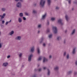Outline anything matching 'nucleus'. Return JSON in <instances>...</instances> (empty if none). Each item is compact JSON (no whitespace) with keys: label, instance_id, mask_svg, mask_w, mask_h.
Instances as JSON below:
<instances>
[{"label":"nucleus","instance_id":"nucleus-14","mask_svg":"<svg viewBox=\"0 0 77 77\" xmlns=\"http://www.w3.org/2000/svg\"><path fill=\"white\" fill-rule=\"evenodd\" d=\"M14 31H11L9 33V35H10V36H12V35H14Z\"/></svg>","mask_w":77,"mask_h":77},{"label":"nucleus","instance_id":"nucleus-55","mask_svg":"<svg viewBox=\"0 0 77 77\" xmlns=\"http://www.w3.org/2000/svg\"><path fill=\"white\" fill-rule=\"evenodd\" d=\"M15 2H18L19 1V0H15Z\"/></svg>","mask_w":77,"mask_h":77},{"label":"nucleus","instance_id":"nucleus-36","mask_svg":"<svg viewBox=\"0 0 77 77\" xmlns=\"http://www.w3.org/2000/svg\"><path fill=\"white\" fill-rule=\"evenodd\" d=\"M56 9L57 10H58V9H59V7L58 6L56 7Z\"/></svg>","mask_w":77,"mask_h":77},{"label":"nucleus","instance_id":"nucleus-58","mask_svg":"<svg viewBox=\"0 0 77 77\" xmlns=\"http://www.w3.org/2000/svg\"><path fill=\"white\" fill-rule=\"evenodd\" d=\"M39 66H40V65L38 64V67H39Z\"/></svg>","mask_w":77,"mask_h":77},{"label":"nucleus","instance_id":"nucleus-34","mask_svg":"<svg viewBox=\"0 0 77 77\" xmlns=\"http://www.w3.org/2000/svg\"><path fill=\"white\" fill-rule=\"evenodd\" d=\"M46 24H47V26H48L50 24V22H49V21H47Z\"/></svg>","mask_w":77,"mask_h":77},{"label":"nucleus","instance_id":"nucleus-49","mask_svg":"<svg viewBox=\"0 0 77 77\" xmlns=\"http://www.w3.org/2000/svg\"><path fill=\"white\" fill-rule=\"evenodd\" d=\"M2 24H4L5 23V21L4 20H2Z\"/></svg>","mask_w":77,"mask_h":77},{"label":"nucleus","instance_id":"nucleus-12","mask_svg":"<svg viewBox=\"0 0 77 77\" xmlns=\"http://www.w3.org/2000/svg\"><path fill=\"white\" fill-rule=\"evenodd\" d=\"M8 65V63L7 62L4 63H3L2 66H7Z\"/></svg>","mask_w":77,"mask_h":77},{"label":"nucleus","instance_id":"nucleus-26","mask_svg":"<svg viewBox=\"0 0 77 77\" xmlns=\"http://www.w3.org/2000/svg\"><path fill=\"white\" fill-rule=\"evenodd\" d=\"M1 11H2L3 12H5V11H6V8H2L1 9Z\"/></svg>","mask_w":77,"mask_h":77},{"label":"nucleus","instance_id":"nucleus-25","mask_svg":"<svg viewBox=\"0 0 77 77\" xmlns=\"http://www.w3.org/2000/svg\"><path fill=\"white\" fill-rule=\"evenodd\" d=\"M65 18L66 21H68L69 20V17H68V15H66L65 16Z\"/></svg>","mask_w":77,"mask_h":77},{"label":"nucleus","instance_id":"nucleus-29","mask_svg":"<svg viewBox=\"0 0 77 77\" xmlns=\"http://www.w3.org/2000/svg\"><path fill=\"white\" fill-rule=\"evenodd\" d=\"M41 24H39L38 25V29H40V28H41Z\"/></svg>","mask_w":77,"mask_h":77},{"label":"nucleus","instance_id":"nucleus-61","mask_svg":"<svg viewBox=\"0 0 77 77\" xmlns=\"http://www.w3.org/2000/svg\"><path fill=\"white\" fill-rule=\"evenodd\" d=\"M1 35V32H0V35Z\"/></svg>","mask_w":77,"mask_h":77},{"label":"nucleus","instance_id":"nucleus-60","mask_svg":"<svg viewBox=\"0 0 77 77\" xmlns=\"http://www.w3.org/2000/svg\"><path fill=\"white\" fill-rule=\"evenodd\" d=\"M34 5L35 6H36V4H34Z\"/></svg>","mask_w":77,"mask_h":77},{"label":"nucleus","instance_id":"nucleus-11","mask_svg":"<svg viewBox=\"0 0 77 77\" xmlns=\"http://www.w3.org/2000/svg\"><path fill=\"white\" fill-rule=\"evenodd\" d=\"M59 67L57 66L54 67V70L55 71H58V70H59Z\"/></svg>","mask_w":77,"mask_h":77},{"label":"nucleus","instance_id":"nucleus-15","mask_svg":"<svg viewBox=\"0 0 77 77\" xmlns=\"http://www.w3.org/2000/svg\"><path fill=\"white\" fill-rule=\"evenodd\" d=\"M18 21L19 23H21L22 22V19L20 17H19L18 18Z\"/></svg>","mask_w":77,"mask_h":77},{"label":"nucleus","instance_id":"nucleus-9","mask_svg":"<svg viewBox=\"0 0 77 77\" xmlns=\"http://www.w3.org/2000/svg\"><path fill=\"white\" fill-rule=\"evenodd\" d=\"M46 17H47V14H45L42 15V20H45Z\"/></svg>","mask_w":77,"mask_h":77},{"label":"nucleus","instance_id":"nucleus-33","mask_svg":"<svg viewBox=\"0 0 77 77\" xmlns=\"http://www.w3.org/2000/svg\"><path fill=\"white\" fill-rule=\"evenodd\" d=\"M22 54H22V53H20V54H19V56L20 57H21V56H22Z\"/></svg>","mask_w":77,"mask_h":77},{"label":"nucleus","instance_id":"nucleus-63","mask_svg":"<svg viewBox=\"0 0 77 77\" xmlns=\"http://www.w3.org/2000/svg\"><path fill=\"white\" fill-rule=\"evenodd\" d=\"M74 8H72V10H73Z\"/></svg>","mask_w":77,"mask_h":77},{"label":"nucleus","instance_id":"nucleus-48","mask_svg":"<svg viewBox=\"0 0 77 77\" xmlns=\"http://www.w3.org/2000/svg\"><path fill=\"white\" fill-rule=\"evenodd\" d=\"M49 59H51V58H52V56L51 55H50L49 57Z\"/></svg>","mask_w":77,"mask_h":77},{"label":"nucleus","instance_id":"nucleus-30","mask_svg":"<svg viewBox=\"0 0 77 77\" xmlns=\"http://www.w3.org/2000/svg\"><path fill=\"white\" fill-rule=\"evenodd\" d=\"M66 57L67 59H69V54H67L66 56Z\"/></svg>","mask_w":77,"mask_h":77},{"label":"nucleus","instance_id":"nucleus-10","mask_svg":"<svg viewBox=\"0 0 77 77\" xmlns=\"http://www.w3.org/2000/svg\"><path fill=\"white\" fill-rule=\"evenodd\" d=\"M76 49H77V48L76 47H75L73 48V51H72V53L73 54H75V50H76Z\"/></svg>","mask_w":77,"mask_h":77},{"label":"nucleus","instance_id":"nucleus-28","mask_svg":"<svg viewBox=\"0 0 77 77\" xmlns=\"http://www.w3.org/2000/svg\"><path fill=\"white\" fill-rule=\"evenodd\" d=\"M37 52L38 54L40 53V50L39 49V48H37Z\"/></svg>","mask_w":77,"mask_h":77},{"label":"nucleus","instance_id":"nucleus-62","mask_svg":"<svg viewBox=\"0 0 77 77\" xmlns=\"http://www.w3.org/2000/svg\"><path fill=\"white\" fill-rule=\"evenodd\" d=\"M67 32V30H66V31H65V32Z\"/></svg>","mask_w":77,"mask_h":77},{"label":"nucleus","instance_id":"nucleus-20","mask_svg":"<svg viewBox=\"0 0 77 77\" xmlns=\"http://www.w3.org/2000/svg\"><path fill=\"white\" fill-rule=\"evenodd\" d=\"M42 57H39L38 58V59L37 60L38 61H41V60H42Z\"/></svg>","mask_w":77,"mask_h":77},{"label":"nucleus","instance_id":"nucleus-6","mask_svg":"<svg viewBox=\"0 0 77 77\" xmlns=\"http://www.w3.org/2000/svg\"><path fill=\"white\" fill-rule=\"evenodd\" d=\"M35 51V46H33L31 48L30 52L31 53H33Z\"/></svg>","mask_w":77,"mask_h":77},{"label":"nucleus","instance_id":"nucleus-45","mask_svg":"<svg viewBox=\"0 0 77 77\" xmlns=\"http://www.w3.org/2000/svg\"><path fill=\"white\" fill-rule=\"evenodd\" d=\"M8 23H9L8 22H6L5 23V25H8Z\"/></svg>","mask_w":77,"mask_h":77},{"label":"nucleus","instance_id":"nucleus-32","mask_svg":"<svg viewBox=\"0 0 77 77\" xmlns=\"http://www.w3.org/2000/svg\"><path fill=\"white\" fill-rule=\"evenodd\" d=\"M50 32V29H47L46 30V32L47 33H48V32Z\"/></svg>","mask_w":77,"mask_h":77},{"label":"nucleus","instance_id":"nucleus-51","mask_svg":"<svg viewBox=\"0 0 77 77\" xmlns=\"http://www.w3.org/2000/svg\"><path fill=\"white\" fill-rule=\"evenodd\" d=\"M75 64L76 65H77V61H76V62H75Z\"/></svg>","mask_w":77,"mask_h":77},{"label":"nucleus","instance_id":"nucleus-64","mask_svg":"<svg viewBox=\"0 0 77 77\" xmlns=\"http://www.w3.org/2000/svg\"><path fill=\"white\" fill-rule=\"evenodd\" d=\"M77 1V0H75V1Z\"/></svg>","mask_w":77,"mask_h":77},{"label":"nucleus","instance_id":"nucleus-53","mask_svg":"<svg viewBox=\"0 0 77 77\" xmlns=\"http://www.w3.org/2000/svg\"><path fill=\"white\" fill-rule=\"evenodd\" d=\"M1 27L3 28V27H4V26H3V25H1Z\"/></svg>","mask_w":77,"mask_h":77},{"label":"nucleus","instance_id":"nucleus-16","mask_svg":"<svg viewBox=\"0 0 77 77\" xmlns=\"http://www.w3.org/2000/svg\"><path fill=\"white\" fill-rule=\"evenodd\" d=\"M57 41H60L62 39V37L60 36H58L57 37Z\"/></svg>","mask_w":77,"mask_h":77},{"label":"nucleus","instance_id":"nucleus-2","mask_svg":"<svg viewBox=\"0 0 77 77\" xmlns=\"http://www.w3.org/2000/svg\"><path fill=\"white\" fill-rule=\"evenodd\" d=\"M53 32L54 34L57 33V29L56 26H53L52 27Z\"/></svg>","mask_w":77,"mask_h":77},{"label":"nucleus","instance_id":"nucleus-39","mask_svg":"<svg viewBox=\"0 0 77 77\" xmlns=\"http://www.w3.org/2000/svg\"><path fill=\"white\" fill-rule=\"evenodd\" d=\"M25 15L26 16H28V15H29V14L27 12H26L25 13Z\"/></svg>","mask_w":77,"mask_h":77},{"label":"nucleus","instance_id":"nucleus-1","mask_svg":"<svg viewBox=\"0 0 77 77\" xmlns=\"http://www.w3.org/2000/svg\"><path fill=\"white\" fill-rule=\"evenodd\" d=\"M45 0H40V6L42 8H43L45 4Z\"/></svg>","mask_w":77,"mask_h":77},{"label":"nucleus","instance_id":"nucleus-59","mask_svg":"<svg viewBox=\"0 0 77 77\" xmlns=\"http://www.w3.org/2000/svg\"><path fill=\"white\" fill-rule=\"evenodd\" d=\"M28 61H29V56H28Z\"/></svg>","mask_w":77,"mask_h":77},{"label":"nucleus","instance_id":"nucleus-44","mask_svg":"<svg viewBox=\"0 0 77 77\" xmlns=\"http://www.w3.org/2000/svg\"><path fill=\"white\" fill-rule=\"evenodd\" d=\"M66 52H64V56H66Z\"/></svg>","mask_w":77,"mask_h":77},{"label":"nucleus","instance_id":"nucleus-23","mask_svg":"<svg viewBox=\"0 0 77 77\" xmlns=\"http://www.w3.org/2000/svg\"><path fill=\"white\" fill-rule=\"evenodd\" d=\"M47 3L48 5H50L51 4V0H47Z\"/></svg>","mask_w":77,"mask_h":77},{"label":"nucleus","instance_id":"nucleus-27","mask_svg":"<svg viewBox=\"0 0 77 77\" xmlns=\"http://www.w3.org/2000/svg\"><path fill=\"white\" fill-rule=\"evenodd\" d=\"M48 75H50V71L49 69H48Z\"/></svg>","mask_w":77,"mask_h":77},{"label":"nucleus","instance_id":"nucleus-42","mask_svg":"<svg viewBox=\"0 0 77 77\" xmlns=\"http://www.w3.org/2000/svg\"><path fill=\"white\" fill-rule=\"evenodd\" d=\"M68 2L69 4H71V0H69L68 1Z\"/></svg>","mask_w":77,"mask_h":77},{"label":"nucleus","instance_id":"nucleus-35","mask_svg":"<svg viewBox=\"0 0 77 77\" xmlns=\"http://www.w3.org/2000/svg\"><path fill=\"white\" fill-rule=\"evenodd\" d=\"M38 72H41V71H42V68H39L38 69Z\"/></svg>","mask_w":77,"mask_h":77},{"label":"nucleus","instance_id":"nucleus-24","mask_svg":"<svg viewBox=\"0 0 77 77\" xmlns=\"http://www.w3.org/2000/svg\"><path fill=\"white\" fill-rule=\"evenodd\" d=\"M19 16L20 17H23V13H20L19 14Z\"/></svg>","mask_w":77,"mask_h":77},{"label":"nucleus","instance_id":"nucleus-8","mask_svg":"<svg viewBox=\"0 0 77 77\" xmlns=\"http://www.w3.org/2000/svg\"><path fill=\"white\" fill-rule=\"evenodd\" d=\"M47 61H48V59H47L46 58L44 57L43 61V63H44L46 62H47Z\"/></svg>","mask_w":77,"mask_h":77},{"label":"nucleus","instance_id":"nucleus-46","mask_svg":"<svg viewBox=\"0 0 77 77\" xmlns=\"http://www.w3.org/2000/svg\"><path fill=\"white\" fill-rule=\"evenodd\" d=\"M19 1H20V2H24V0H19Z\"/></svg>","mask_w":77,"mask_h":77},{"label":"nucleus","instance_id":"nucleus-31","mask_svg":"<svg viewBox=\"0 0 77 77\" xmlns=\"http://www.w3.org/2000/svg\"><path fill=\"white\" fill-rule=\"evenodd\" d=\"M52 36H53V35L50 34L49 35L48 37L49 38H52Z\"/></svg>","mask_w":77,"mask_h":77},{"label":"nucleus","instance_id":"nucleus-17","mask_svg":"<svg viewBox=\"0 0 77 77\" xmlns=\"http://www.w3.org/2000/svg\"><path fill=\"white\" fill-rule=\"evenodd\" d=\"M51 21H54L56 20V18L54 17H52L51 18Z\"/></svg>","mask_w":77,"mask_h":77},{"label":"nucleus","instance_id":"nucleus-19","mask_svg":"<svg viewBox=\"0 0 77 77\" xmlns=\"http://www.w3.org/2000/svg\"><path fill=\"white\" fill-rule=\"evenodd\" d=\"M6 16V14L4 13L3 14V15L2 16H1V19H3V18H5V17Z\"/></svg>","mask_w":77,"mask_h":77},{"label":"nucleus","instance_id":"nucleus-50","mask_svg":"<svg viewBox=\"0 0 77 77\" xmlns=\"http://www.w3.org/2000/svg\"><path fill=\"white\" fill-rule=\"evenodd\" d=\"M40 31L39 30H38V32H37V33H38V34H39V33H40Z\"/></svg>","mask_w":77,"mask_h":77},{"label":"nucleus","instance_id":"nucleus-4","mask_svg":"<svg viewBox=\"0 0 77 77\" xmlns=\"http://www.w3.org/2000/svg\"><path fill=\"white\" fill-rule=\"evenodd\" d=\"M62 20L61 19H60L58 20V23L59 24H60L61 25H63V23H62Z\"/></svg>","mask_w":77,"mask_h":77},{"label":"nucleus","instance_id":"nucleus-43","mask_svg":"<svg viewBox=\"0 0 77 77\" xmlns=\"http://www.w3.org/2000/svg\"><path fill=\"white\" fill-rule=\"evenodd\" d=\"M47 69V67H43V69L44 70H45Z\"/></svg>","mask_w":77,"mask_h":77},{"label":"nucleus","instance_id":"nucleus-40","mask_svg":"<svg viewBox=\"0 0 77 77\" xmlns=\"http://www.w3.org/2000/svg\"><path fill=\"white\" fill-rule=\"evenodd\" d=\"M43 46L44 47H45L46 46V43H44L43 44Z\"/></svg>","mask_w":77,"mask_h":77},{"label":"nucleus","instance_id":"nucleus-22","mask_svg":"<svg viewBox=\"0 0 77 77\" xmlns=\"http://www.w3.org/2000/svg\"><path fill=\"white\" fill-rule=\"evenodd\" d=\"M33 14H37V11L35 10H33Z\"/></svg>","mask_w":77,"mask_h":77},{"label":"nucleus","instance_id":"nucleus-41","mask_svg":"<svg viewBox=\"0 0 77 77\" xmlns=\"http://www.w3.org/2000/svg\"><path fill=\"white\" fill-rule=\"evenodd\" d=\"M2 47V44L0 43V48H1Z\"/></svg>","mask_w":77,"mask_h":77},{"label":"nucleus","instance_id":"nucleus-13","mask_svg":"<svg viewBox=\"0 0 77 77\" xmlns=\"http://www.w3.org/2000/svg\"><path fill=\"white\" fill-rule=\"evenodd\" d=\"M33 57V54H31L29 56V62H30L32 60V58Z\"/></svg>","mask_w":77,"mask_h":77},{"label":"nucleus","instance_id":"nucleus-37","mask_svg":"<svg viewBox=\"0 0 77 77\" xmlns=\"http://www.w3.org/2000/svg\"><path fill=\"white\" fill-rule=\"evenodd\" d=\"M23 20H24V21L26 20V18L25 17H23Z\"/></svg>","mask_w":77,"mask_h":77},{"label":"nucleus","instance_id":"nucleus-7","mask_svg":"<svg viewBox=\"0 0 77 77\" xmlns=\"http://www.w3.org/2000/svg\"><path fill=\"white\" fill-rule=\"evenodd\" d=\"M76 30L75 29H74L72 31L71 33V35H74L75 33Z\"/></svg>","mask_w":77,"mask_h":77},{"label":"nucleus","instance_id":"nucleus-21","mask_svg":"<svg viewBox=\"0 0 77 77\" xmlns=\"http://www.w3.org/2000/svg\"><path fill=\"white\" fill-rule=\"evenodd\" d=\"M72 72V70L69 71L67 72V74H68V75H69V74H71Z\"/></svg>","mask_w":77,"mask_h":77},{"label":"nucleus","instance_id":"nucleus-3","mask_svg":"<svg viewBox=\"0 0 77 77\" xmlns=\"http://www.w3.org/2000/svg\"><path fill=\"white\" fill-rule=\"evenodd\" d=\"M16 6L19 8H21L22 6L21 5V3L20 2H18L16 4Z\"/></svg>","mask_w":77,"mask_h":77},{"label":"nucleus","instance_id":"nucleus-52","mask_svg":"<svg viewBox=\"0 0 77 77\" xmlns=\"http://www.w3.org/2000/svg\"><path fill=\"white\" fill-rule=\"evenodd\" d=\"M35 71H38V69H35Z\"/></svg>","mask_w":77,"mask_h":77},{"label":"nucleus","instance_id":"nucleus-18","mask_svg":"<svg viewBox=\"0 0 77 77\" xmlns=\"http://www.w3.org/2000/svg\"><path fill=\"white\" fill-rule=\"evenodd\" d=\"M44 40V38L42 37L40 40V44H41V43Z\"/></svg>","mask_w":77,"mask_h":77},{"label":"nucleus","instance_id":"nucleus-54","mask_svg":"<svg viewBox=\"0 0 77 77\" xmlns=\"http://www.w3.org/2000/svg\"><path fill=\"white\" fill-rule=\"evenodd\" d=\"M64 44H65L66 43V41L64 40Z\"/></svg>","mask_w":77,"mask_h":77},{"label":"nucleus","instance_id":"nucleus-56","mask_svg":"<svg viewBox=\"0 0 77 77\" xmlns=\"http://www.w3.org/2000/svg\"><path fill=\"white\" fill-rule=\"evenodd\" d=\"M12 20H10V21L9 22H8V23H11V21Z\"/></svg>","mask_w":77,"mask_h":77},{"label":"nucleus","instance_id":"nucleus-5","mask_svg":"<svg viewBox=\"0 0 77 77\" xmlns=\"http://www.w3.org/2000/svg\"><path fill=\"white\" fill-rule=\"evenodd\" d=\"M16 40H18V41H20L21 39V36H17L15 38Z\"/></svg>","mask_w":77,"mask_h":77},{"label":"nucleus","instance_id":"nucleus-47","mask_svg":"<svg viewBox=\"0 0 77 77\" xmlns=\"http://www.w3.org/2000/svg\"><path fill=\"white\" fill-rule=\"evenodd\" d=\"M10 57H11V56H10V55H8L7 57V58L8 59H9V58H10Z\"/></svg>","mask_w":77,"mask_h":77},{"label":"nucleus","instance_id":"nucleus-38","mask_svg":"<svg viewBox=\"0 0 77 77\" xmlns=\"http://www.w3.org/2000/svg\"><path fill=\"white\" fill-rule=\"evenodd\" d=\"M74 75H77V72H74Z\"/></svg>","mask_w":77,"mask_h":77},{"label":"nucleus","instance_id":"nucleus-57","mask_svg":"<svg viewBox=\"0 0 77 77\" xmlns=\"http://www.w3.org/2000/svg\"><path fill=\"white\" fill-rule=\"evenodd\" d=\"M24 66V65H23L22 66V68H23Z\"/></svg>","mask_w":77,"mask_h":77}]
</instances>
